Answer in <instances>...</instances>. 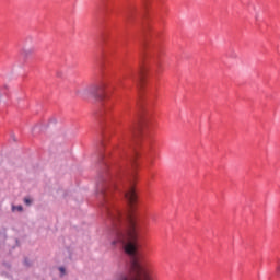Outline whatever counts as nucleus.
<instances>
[{
    "label": "nucleus",
    "mask_w": 280,
    "mask_h": 280,
    "mask_svg": "<svg viewBox=\"0 0 280 280\" xmlns=\"http://www.w3.org/2000/svg\"><path fill=\"white\" fill-rule=\"evenodd\" d=\"M36 130H40V126H35V127L33 128V132H36Z\"/></svg>",
    "instance_id": "0eeeda50"
},
{
    "label": "nucleus",
    "mask_w": 280,
    "mask_h": 280,
    "mask_svg": "<svg viewBox=\"0 0 280 280\" xmlns=\"http://www.w3.org/2000/svg\"><path fill=\"white\" fill-rule=\"evenodd\" d=\"M11 210L14 211H19L20 213L23 211V206H12Z\"/></svg>",
    "instance_id": "20e7f679"
},
{
    "label": "nucleus",
    "mask_w": 280,
    "mask_h": 280,
    "mask_svg": "<svg viewBox=\"0 0 280 280\" xmlns=\"http://www.w3.org/2000/svg\"><path fill=\"white\" fill-rule=\"evenodd\" d=\"M8 91H10V88H8V85L0 86V100L1 97H3V95L8 97Z\"/></svg>",
    "instance_id": "f03ea898"
},
{
    "label": "nucleus",
    "mask_w": 280,
    "mask_h": 280,
    "mask_svg": "<svg viewBox=\"0 0 280 280\" xmlns=\"http://www.w3.org/2000/svg\"><path fill=\"white\" fill-rule=\"evenodd\" d=\"M59 272H60L61 277H65L67 269H65V267H59Z\"/></svg>",
    "instance_id": "39448f33"
},
{
    "label": "nucleus",
    "mask_w": 280,
    "mask_h": 280,
    "mask_svg": "<svg viewBox=\"0 0 280 280\" xmlns=\"http://www.w3.org/2000/svg\"><path fill=\"white\" fill-rule=\"evenodd\" d=\"M158 3L161 1V0H155Z\"/></svg>",
    "instance_id": "6e6552de"
},
{
    "label": "nucleus",
    "mask_w": 280,
    "mask_h": 280,
    "mask_svg": "<svg viewBox=\"0 0 280 280\" xmlns=\"http://www.w3.org/2000/svg\"><path fill=\"white\" fill-rule=\"evenodd\" d=\"M24 266H27V268H30V266H31L30 259H27V258L24 259Z\"/></svg>",
    "instance_id": "423d86ee"
},
{
    "label": "nucleus",
    "mask_w": 280,
    "mask_h": 280,
    "mask_svg": "<svg viewBox=\"0 0 280 280\" xmlns=\"http://www.w3.org/2000/svg\"><path fill=\"white\" fill-rule=\"evenodd\" d=\"M23 202H24V205H26V207H32L34 199H32L30 197H24Z\"/></svg>",
    "instance_id": "7ed1b4c3"
},
{
    "label": "nucleus",
    "mask_w": 280,
    "mask_h": 280,
    "mask_svg": "<svg viewBox=\"0 0 280 280\" xmlns=\"http://www.w3.org/2000/svg\"><path fill=\"white\" fill-rule=\"evenodd\" d=\"M34 54V48H24L21 51V55L23 56V58H30V56H32Z\"/></svg>",
    "instance_id": "f257e3e1"
}]
</instances>
